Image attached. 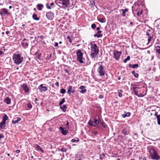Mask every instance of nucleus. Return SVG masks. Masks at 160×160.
<instances>
[{
    "instance_id": "nucleus-61",
    "label": "nucleus",
    "mask_w": 160,
    "mask_h": 160,
    "mask_svg": "<svg viewBox=\"0 0 160 160\" xmlns=\"http://www.w3.org/2000/svg\"><path fill=\"white\" fill-rule=\"evenodd\" d=\"M93 133L95 134V135H96L97 134V131H94L93 132Z\"/></svg>"
},
{
    "instance_id": "nucleus-57",
    "label": "nucleus",
    "mask_w": 160,
    "mask_h": 160,
    "mask_svg": "<svg viewBox=\"0 0 160 160\" xmlns=\"http://www.w3.org/2000/svg\"><path fill=\"white\" fill-rule=\"evenodd\" d=\"M132 88L134 92L136 91V89L137 88L136 87H133Z\"/></svg>"
},
{
    "instance_id": "nucleus-60",
    "label": "nucleus",
    "mask_w": 160,
    "mask_h": 160,
    "mask_svg": "<svg viewBox=\"0 0 160 160\" xmlns=\"http://www.w3.org/2000/svg\"><path fill=\"white\" fill-rule=\"evenodd\" d=\"M16 152L17 153H19L20 152V151L19 150H17L16 151Z\"/></svg>"
},
{
    "instance_id": "nucleus-63",
    "label": "nucleus",
    "mask_w": 160,
    "mask_h": 160,
    "mask_svg": "<svg viewBox=\"0 0 160 160\" xmlns=\"http://www.w3.org/2000/svg\"><path fill=\"white\" fill-rule=\"evenodd\" d=\"M10 33V32L9 31H7L6 32V34H8Z\"/></svg>"
},
{
    "instance_id": "nucleus-46",
    "label": "nucleus",
    "mask_w": 160,
    "mask_h": 160,
    "mask_svg": "<svg viewBox=\"0 0 160 160\" xmlns=\"http://www.w3.org/2000/svg\"><path fill=\"white\" fill-rule=\"evenodd\" d=\"M100 124H102L103 126V127L104 128H105V127H106L105 124L104 123V122H100Z\"/></svg>"
},
{
    "instance_id": "nucleus-21",
    "label": "nucleus",
    "mask_w": 160,
    "mask_h": 160,
    "mask_svg": "<svg viewBox=\"0 0 160 160\" xmlns=\"http://www.w3.org/2000/svg\"><path fill=\"white\" fill-rule=\"evenodd\" d=\"M100 121V119L99 117L98 118V120L96 118L94 119V121L93 122V123H95L94 125H96V126L98 125L100 122L99 121Z\"/></svg>"
},
{
    "instance_id": "nucleus-23",
    "label": "nucleus",
    "mask_w": 160,
    "mask_h": 160,
    "mask_svg": "<svg viewBox=\"0 0 160 160\" xmlns=\"http://www.w3.org/2000/svg\"><path fill=\"white\" fill-rule=\"evenodd\" d=\"M128 66L130 68H132L135 69L136 68L138 67V64H135L133 65L129 64Z\"/></svg>"
},
{
    "instance_id": "nucleus-8",
    "label": "nucleus",
    "mask_w": 160,
    "mask_h": 160,
    "mask_svg": "<svg viewBox=\"0 0 160 160\" xmlns=\"http://www.w3.org/2000/svg\"><path fill=\"white\" fill-rule=\"evenodd\" d=\"M47 18L50 20H52L54 18V13L51 12H49L46 15Z\"/></svg>"
},
{
    "instance_id": "nucleus-33",
    "label": "nucleus",
    "mask_w": 160,
    "mask_h": 160,
    "mask_svg": "<svg viewBox=\"0 0 160 160\" xmlns=\"http://www.w3.org/2000/svg\"><path fill=\"white\" fill-rule=\"evenodd\" d=\"M102 34H98L97 33L94 34V36L95 37H97L98 38H99L100 37H102Z\"/></svg>"
},
{
    "instance_id": "nucleus-22",
    "label": "nucleus",
    "mask_w": 160,
    "mask_h": 160,
    "mask_svg": "<svg viewBox=\"0 0 160 160\" xmlns=\"http://www.w3.org/2000/svg\"><path fill=\"white\" fill-rule=\"evenodd\" d=\"M35 147L37 148L38 150H40L42 152H44L43 150L39 146L38 144H36L35 145Z\"/></svg>"
},
{
    "instance_id": "nucleus-17",
    "label": "nucleus",
    "mask_w": 160,
    "mask_h": 160,
    "mask_svg": "<svg viewBox=\"0 0 160 160\" xmlns=\"http://www.w3.org/2000/svg\"><path fill=\"white\" fill-rule=\"evenodd\" d=\"M79 89L81 90V92L82 93H84L87 90L85 89V87L83 86H81L79 88Z\"/></svg>"
},
{
    "instance_id": "nucleus-15",
    "label": "nucleus",
    "mask_w": 160,
    "mask_h": 160,
    "mask_svg": "<svg viewBox=\"0 0 160 160\" xmlns=\"http://www.w3.org/2000/svg\"><path fill=\"white\" fill-rule=\"evenodd\" d=\"M74 92L75 90L74 89H72V86H69L68 89V94H70L71 92L73 93Z\"/></svg>"
},
{
    "instance_id": "nucleus-3",
    "label": "nucleus",
    "mask_w": 160,
    "mask_h": 160,
    "mask_svg": "<svg viewBox=\"0 0 160 160\" xmlns=\"http://www.w3.org/2000/svg\"><path fill=\"white\" fill-rule=\"evenodd\" d=\"M56 2L60 7L62 5L64 7H68L71 6L70 0H56Z\"/></svg>"
},
{
    "instance_id": "nucleus-1",
    "label": "nucleus",
    "mask_w": 160,
    "mask_h": 160,
    "mask_svg": "<svg viewBox=\"0 0 160 160\" xmlns=\"http://www.w3.org/2000/svg\"><path fill=\"white\" fill-rule=\"evenodd\" d=\"M148 150L152 159L158 160L160 159V156L158 154V152L153 147H150L149 148Z\"/></svg>"
},
{
    "instance_id": "nucleus-5",
    "label": "nucleus",
    "mask_w": 160,
    "mask_h": 160,
    "mask_svg": "<svg viewBox=\"0 0 160 160\" xmlns=\"http://www.w3.org/2000/svg\"><path fill=\"white\" fill-rule=\"evenodd\" d=\"M77 60L80 63H84L83 60H84V58L83 57V53L81 52V50H78L77 52Z\"/></svg>"
},
{
    "instance_id": "nucleus-10",
    "label": "nucleus",
    "mask_w": 160,
    "mask_h": 160,
    "mask_svg": "<svg viewBox=\"0 0 160 160\" xmlns=\"http://www.w3.org/2000/svg\"><path fill=\"white\" fill-rule=\"evenodd\" d=\"M43 84H41L39 86L38 88V89L41 92H45L48 89V88L46 87L43 86Z\"/></svg>"
},
{
    "instance_id": "nucleus-53",
    "label": "nucleus",
    "mask_w": 160,
    "mask_h": 160,
    "mask_svg": "<svg viewBox=\"0 0 160 160\" xmlns=\"http://www.w3.org/2000/svg\"><path fill=\"white\" fill-rule=\"evenodd\" d=\"M99 98L101 99H102L103 98V95L101 94L99 96Z\"/></svg>"
},
{
    "instance_id": "nucleus-40",
    "label": "nucleus",
    "mask_w": 160,
    "mask_h": 160,
    "mask_svg": "<svg viewBox=\"0 0 160 160\" xmlns=\"http://www.w3.org/2000/svg\"><path fill=\"white\" fill-rule=\"evenodd\" d=\"M69 124V122L68 121H67V123L66 124V127L65 128H64L65 129H68L69 128V127H68Z\"/></svg>"
},
{
    "instance_id": "nucleus-30",
    "label": "nucleus",
    "mask_w": 160,
    "mask_h": 160,
    "mask_svg": "<svg viewBox=\"0 0 160 160\" xmlns=\"http://www.w3.org/2000/svg\"><path fill=\"white\" fill-rule=\"evenodd\" d=\"M118 95L119 97H121L122 96V90H119L118 91Z\"/></svg>"
},
{
    "instance_id": "nucleus-29",
    "label": "nucleus",
    "mask_w": 160,
    "mask_h": 160,
    "mask_svg": "<svg viewBox=\"0 0 160 160\" xmlns=\"http://www.w3.org/2000/svg\"><path fill=\"white\" fill-rule=\"evenodd\" d=\"M88 124L90 126H93L94 127H96V125L93 124V123L92 122L91 120H90L88 122Z\"/></svg>"
},
{
    "instance_id": "nucleus-52",
    "label": "nucleus",
    "mask_w": 160,
    "mask_h": 160,
    "mask_svg": "<svg viewBox=\"0 0 160 160\" xmlns=\"http://www.w3.org/2000/svg\"><path fill=\"white\" fill-rule=\"evenodd\" d=\"M55 85L56 86H58L59 85V83L58 82H56L55 83Z\"/></svg>"
},
{
    "instance_id": "nucleus-48",
    "label": "nucleus",
    "mask_w": 160,
    "mask_h": 160,
    "mask_svg": "<svg viewBox=\"0 0 160 160\" xmlns=\"http://www.w3.org/2000/svg\"><path fill=\"white\" fill-rule=\"evenodd\" d=\"M52 56V54L51 53L49 54V55H48L47 57V59H49Z\"/></svg>"
},
{
    "instance_id": "nucleus-26",
    "label": "nucleus",
    "mask_w": 160,
    "mask_h": 160,
    "mask_svg": "<svg viewBox=\"0 0 160 160\" xmlns=\"http://www.w3.org/2000/svg\"><path fill=\"white\" fill-rule=\"evenodd\" d=\"M32 18L35 20L38 21L40 19L39 18L37 17V15L36 14H34L32 15Z\"/></svg>"
},
{
    "instance_id": "nucleus-39",
    "label": "nucleus",
    "mask_w": 160,
    "mask_h": 160,
    "mask_svg": "<svg viewBox=\"0 0 160 160\" xmlns=\"http://www.w3.org/2000/svg\"><path fill=\"white\" fill-rule=\"evenodd\" d=\"M151 31L150 29H148L147 30L146 32V35L149 37L150 36H151L150 35V32H151Z\"/></svg>"
},
{
    "instance_id": "nucleus-25",
    "label": "nucleus",
    "mask_w": 160,
    "mask_h": 160,
    "mask_svg": "<svg viewBox=\"0 0 160 160\" xmlns=\"http://www.w3.org/2000/svg\"><path fill=\"white\" fill-rule=\"evenodd\" d=\"M60 108L64 112H65L66 111V109L67 108V107L66 105H63V106H61L60 107Z\"/></svg>"
},
{
    "instance_id": "nucleus-58",
    "label": "nucleus",
    "mask_w": 160,
    "mask_h": 160,
    "mask_svg": "<svg viewBox=\"0 0 160 160\" xmlns=\"http://www.w3.org/2000/svg\"><path fill=\"white\" fill-rule=\"evenodd\" d=\"M75 141H76V140H75L74 139H72V142H75Z\"/></svg>"
},
{
    "instance_id": "nucleus-47",
    "label": "nucleus",
    "mask_w": 160,
    "mask_h": 160,
    "mask_svg": "<svg viewBox=\"0 0 160 160\" xmlns=\"http://www.w3.org/2000/svg\"><path fill=\"white\" fill-rule=\"evenodd\" d=\"M47 8L48 9H51V7L49 5V4L47 3L46 5Z\"/></svg>"
},
{
    "instance_id": "nucleus-43",
    "label": "nucleus",
    "mask_w": 160,
    "mask_h": 160,
    "mask_svg": "<svg viewBox=\"0 0 160 160\" xmlns=\"http://www.w3.org/2000/svg\"><path fill=\"white\" fill-rule=\"evenodd\" d=\"M96 25L95 24L93 23L91 25V28L92 29H95L96 28Z\"/></svg>"
},
{
    "instance_id": "nucleus-24",
    "label": "nucleus",
    "mask_w": 160,
    "mask_h": 160,
    "mask_svg": "<svg viewBox=\"0 0 160 160\" xmlns=\"http://www.w3.org/2000/svg\"><path fill=\"white\" fill-rule=\"evenodd\" d=\"M121 11L122 12V16L124 17L126 15V12L128 11V8H125L124 9H122Z\"/></svg>"
},
{
    "instance_id": "nucleus-50",
    "label": "nucleus",
    "mask_w": 160,
    "mask_h": 160,
    "mask_svg": "<svg viewBox=\"0 0 160 160\" xmlns=\"http://www.w3.org/2000/svg\"><path fill=\"white\" fill-rule=\"evenodd\" d=\"M134 92L135 93V95H137V96H139L138 95V92L137 91H135Z\"/></svg>"
},
{
    "instance_id": "nucleus-31",
    "label": "nucleus",
    "mask_w": 160,
    "mask_h": 160,
    "mask_svg": "<svg viewBox=\"0 0 160 160\" xmlns=\"http://www.w3.org/2000/svg\"><path fill=\"white\" fill-rule=\"evenodd\" d=\"M132 73L134 75V76L135 78H138V74L137 73H136L134 71H132Z\"/></svg>"
},
{
    "instance_id": "nucleus-55",
    "label": "nucleus",
    "mask_w": 160,
    "mask_h": 160,
    "mask_svg": "<svg viewBox=\"0 0 160 160\" xmlns=\"http://www.w3.org/2000/svg\"><path fill=\"white\" fill-rule=\"evenodd\" d=\"M58 46V42H55L54 46L55 47H57Z\"/></svg>"
},
{
    "instance_id": "nucleus-37",
    "label": "nucleus",
    "mask_w": 160,
    "mask_h": 160,
    "mask_svg": "<svg viewBox=\"0 0 160 160\" xmlns=\"http://www.w3.org/2000/svg\"><path fill=\"white\" fill-rule=\"evenodd\" d=\"M66 91V90L64 88H62L60 90V92L62 94H64L65 93Z\"/></svg>"
},
{
    "instance_id": "nucleus-4",
    "label": "nucleus",
    "mask_w": 160,
    "mask_h": 160,
    "mask_svg": "<svg viewBox=\"0 0 160 160\" xmlns=\"http://www.w3.org/2000/svg\"><path fill=\"white\" fill-rule=\"evenodd\" d=\"M98 53V47L96 44H91V57L94 58Z\"/></svg>"
},
{
    "instance_id": "nucleus-20",
    "label": "nucleus",
    "mask_w": 160,
    "mask_h": 160,
    "mask_svg": "<svg viewBox=\"0 0 160 160\" xmlns=\"http://www.w3.org/2000/svg\"><path fill=\"white\" fill-rule=\"evenodd\" d=\"M37 7H38V10L41 11L43 8L44 5L42 4H38L37 5Z\"/></svg>"
},
{
    "instance_id": "nucleus-51",
    "label": "nucleus",
    "mask_w": 160,
    "mask_h": 160,
    "mask_svg": "<svg viewBox=\"0 0 160 160\" xmlns=\"http://www.w3.org/2000/svg\"><path fill=\"white\" fill-rule=\"evenodd\" d=\"M4 137V136L2 134H0V141L1 140V139L2 138H3Z\"/></svg>"
},
{
    "instance_id": "nucleus-19",
    "label": "nucleus",
    "mask_w": 160,
    "mask_h": 160,
    "mask_svg": "<svg viewBox=\"0 0 160 160\" xmlns=\"http://www.w3.org/2000/svg\"><path fill=\"white\" fill-rule=\"evenodd\" d=\"M21 120V118H20L18 117L17 118V120H12V123L13 124H15L16 123H18L19 121H20Z\"/></svg>"
},
{
    "instance_id": "nucleus-56",
    "label": "nucleus",
    "mask_w": 160,
    "mask_h": 160,
    "mask_svg": "<svg viewBox=\"0 0 160 160\" xmlns=\"http://www.w3.org/2000/svg\"><path fill=\"white\" fill-rule=\"evenodd\" d=\"M102 31H98L97 32V34H101L100 33H101L102 32Z\"/></svg>"
},
{
    "instance_id": "nucleus-62",
    "label": "nucleus",
    "mask_w": 160,
    "mask_h": 160,
    "mask_svg": "<svg viewBox=\"0 0 160 160\" xmlns=\"http://www.w3.org/2000/svg\"><path fill=\"white\" fill-rule=\"evenodd\" d=\"M100 157L99 158V159H100L102 160L103 158L102 157L101 155H100Z\"/></svg>"
},
{
    "instance_id": "nucleus-7",
    "label": "nucleus",
    "mask_w": 160,
    "mask_h": 160,
    "mask_svg": "<svg viewBox=\"0 0 160 160\" xmlns=\"http://www.w3.org/2000/svg\"><path fill=\"white\" fill-rule=\"evenodd\" d=\"M158 43L157 42L154 45L155 48V49L156 55L157 57L159 59H160V47L157 45Z\"/></svg>"
},
{
    "instance_id": "nucleus-64",
    "label": "nucleus",
    "mask_w": 160,
    "mask_h": 160,
    "mask_svg": "<svg viewBox=\"0 0 160 160\" xmlns=\"http://www.w3.org/2000/svg\"><path fill=\"white\" fill-rule=\"evenodd\" d=\"M54 3L53 2H52L51 3H50V5L52 6L53 5H54Z\"/></svg>"
},
{
    "instance_id": "nucleus-6",
    "label": "nucleus",
    "mask_w": 160,
    "mask_h": 160,
    "mask_svg": "<svg viewBox=\"0 0 160 160\" xmlns=\"http://www.w3.org/2000/svg\"><path fill=\"white\" fill-rule=\"evenodd\" d=\"M98 64L99 66L98 68L97 72L99 73V75L102 77L104 76L105 74V69L104 67L102 64H100V63Z\"/></svg>"
},
{
    "instance_id": "nucleus-18",
    "label": "nucleus",
    "mask_w": 160,
    "mask_h": 160,
    "mask_svg": "<svg viewBox=\"0 0 160 160\" xmlns=\"http://www.w3.org/2000/svg\"><path fill=\"white\" fill-rule=\"evenodd\" d=\"M35 55L36 56V57L38 59H40L41 57V53L38 52H37L35 53Z\"/></svg>"
},
{
    "instance_id": "nucleus-28",
    "label": "nucleus",
    "mask_w": 160,
    "mask_h": 160,
    "mask_svg": "<svg viewBox=\"0 0 160 160\" xmlns=\"http://www.w3.org/2000/svg\"><path fill=\"white\" fill-rule=\"evenodd\" d=\"M130 115V113L129 112H128L126 114H123L122 115V117L123 118H125L127 117H128Z\"/></svg>"
},
{
    "instance_id": "nucleus-59",
    "label": "nucleus",
    "mask_w": 160,
    "mask_h": 160,
    "mask_svg": "<svg viewBox=\"0 0 160 160\" xmlns=\"http://www.w3.org/2000/svg\"><path fill=\"white\" fill-rule=\"evenodd\" d=\"M39 37L42 39L44 38V36L42 35L41 36Z\"/></svg>"
},
{
    "instance_id": "nucleus-13",
    "label": "nucleus",
    "mask_w": 160,
    "mask_h": 160,
    "mask_svg": "<svg viewBox=\"0 0 160 160\" xmlns=\"http://www.w3.org/2000/svg\"><path fill=\"white\" fill-rule=\"evenodd\" d=\"M59 129L60 130V131L62 132V134L63 135H66L67 133L68 132L67 129L64 130V128L62 127H60L59 128Z\"/></svg>"
},
{
    "instance_id": "nucleus-36",
    "label": "nucleus",
    "mask_w": 160,
    "mask_h": 160,
    "mask_svg": "<svg viewBox=\"0 0 160 160\" xmlns=\"http://www.w3.org/2000/svg\"><path fill=\"white\" fill-rule=\"evenodd\" d=\"M130 58V57L129 56H127L126 58L124 60V63H126L127 62L128 60H129Z\"/></svg>"
},
{
    "instance_id": "nucleus-45",
    "label": "nucleus",
    "mask_w": 160,
    "mask_h": 160,
    "mask_svg": "<svg viewBox=\"0 0 160 160\" xmlns=\"http://www.w3.org/2000/svg\"><path fill=\"white\" fill-rule=\"evenodd\" d=\"M67 38L68 39V40L70 42V43H71L72 42V40L71 39V37L70 36H68L67 37Z\"/></svg>"
},
{
    "instance_id": "nucleus-44",
    "label": "nucleus",
    "mask_w": 160,
    "mask_h": 160,
    "mask_svg": "<svg viewBox=\"0 0 160 160\" xmlns=\"http://www.w3.org/2000/svg\"><path fill=\"white\" fill-rule=\"evenodd\" d=\"M122 132L125 136L127 135L128 134V132L125 130L123 131Z\"/></svg>"
},
{
    "instance_id": "nucleus-49",
    "label": "nucleus",
    "mask_w": 160,
    "mask_h": 160,
    "mask_svg": "<svg viewBox=\"0 0 160 160\" xmlns=\"http://www.w3.org/2000/svg\"><path fill=\"white\" fill-rule=\"evenodd\" d=\"M61 150L63 152H65L66 150V149L65 148H63L61 149Z\"/></svg>"
},
{
    "instance_id": "nucleus-38",
    "label": "nucleus",
    "mask_w": 160,
    "mask_h": 160,
    "mask_svg": "<svg viewBox=\"0 0 160 160\" xmlns=\"http://www.w3.org/2000/svg\"><path fill=\"white\" fill-rule=\"evenodd\" d=\"M6 124V122H4V121H2L0 123V127L2 128V126Z\"/></svg>"
},
{
    "instance_id": "nucleus-12",
    "label": "nucleus",
    "mask_w": 160,
    "mask_h": 160,
    "mask_svg": "<svg viewBox=\"0 0 160 160\" xmlns=\"http://www.w3.org/2000/svg\"><path fill=\"white\" fill-rule=\"evenodd\" d=\"M121 53V52H120L116 51L114 52L113 54L114 55V58L115 59L118 60L119 59Z\"/></svg>"
},
{
    "instance_id": "nucleus-54",
    "label": "nucleus",
    "mask_w": 160,
    "mask_h": 160,
    "mask_svg": "<svg viewBox=\"0 0 160 160\" xmlns=\"http://www.w3.org/2000/svg\"><path fill=\"white\" fill-rule=\"evenodd\" d=\"M64 70L66 73H69V72L67 69H64Z\"/></svg>"
},
{
    "instance_id": "nucleus-9",
    "label": "nucleus",
    "mask_w": 160,
    "mask_h": 160,
    "mask_svg": "<svg viewBox=\"0 0 160 160\" xmlns=\"http://www.w3.org/2000/svg\"><path fill=\"white\" fill-rule=\"evenodd\" d=\"M28 39H24L21 42L22 46L25 48H27L28 45Z\"/></svg>"
},
{
    "instance_id": "nucleus-11",
    "label": "nucleus",
    "mask_w": 160,
    "mask_h": 160,
    "mask_svg": "<svg viewBox=\"0 0 160 160\" xmlns=\"http://www.w3.org/2000/svg\"><path fill=\"white\" fill-rule=\"evenodd\" d=\"M21 87L26 93H27L29 90V88L28 87L27 83H24L21 85Z\"/></svg>"
},
{
    "instance_id": "nucleus-14",
    "label": "nucleus",
    "mask_w": 160,
    "mask_h": 160,
    "mask_svg": "<svg viewBox=\"0 0 160 160\" xmlns=\"http://www.w3.org/2000/svg\"><path fill=\"white\" fill-rule=\"evenodd\" d=\"M8 13H9L8 12L7 10L5 8L2 9L0 12V14L1 15H2V14H6Z\"/></svg>"
},
{
    "instance_id": "nucleus-35",
    "label": "nucleus",
    "mask_w": 160,
    "mask_h": 160,
    "mask_svg": "<svg viewBox=\"0 0 160 160\" xmlns=\"http://www.w3.org/2000/svg\"><path fill=\"white\" fill-rule=\"evenodd\" d=\"M65 102L64 98H63L62 100L59 102V105H61L62 104Z\"/></svg>"
},
{
    "instance_id": "nucleus-2",
    "label": "nucleus",
    "mask_w": 160,
    "mask_h": 160,
    "mask_svg": "<svg viewBox=\"0 0 160 160\" xmlns=\"http://www.w3.org/2000/svg\"><path fill=\"white\" fill-rule=\"evenodd\" d=\"M12 59L15 63L19 65L23 61V58L20 53H14L12 56Z\"/></svg>"
},
{
    "instance_id": "nucleus-42",
    "label": "nucleus",
    "mask_w": 160,
    "mask_h": 160,
    "mask_svg": "<svg viewBox=\"0 0 160 160\" xmlns=\"http://www.w3.org/2000/svg\"><path fill=\"white\" fill-rule=\"evenodd\" d=\"M27 107L29 108H31L32 107V105L30 103H28L27 105Z\"/></svg>"
},
{
    "instance_id": "nucleus-16",
    "label": "nucleus",
    "mask_w": 160,
    "mask_h": 160,
    "mask_svg": "<svg viewBox=\"0 0 160 160\" xmlns=\"http://www.w3.org/2000/svg\"><path fill=\"white\" fill-rule=\"evenodd\" d=\"M4 102L7 104H10L11 102V99L9 97H6L4 100Z\"/></svg>"
},
{
    "instance_id": "nucleus-34",
    "label": "nucleus",
    "mask_w": 160,
    "mask_h": 160,
    "mask_svg": "<svg viewBox=\"0 0 160 160\" xmlns=\"http://www.w3.org/2000/svg\"><path fill=\"white\" fill-rule=\"evenodd\" d=\"M152 36H150L149 37H148V43H147V44H148L150 42V41L152 40Z\"/></svg>"
},
{
    "instance_id": "nucleus-27",
    "label": "nucleus",
    "mask_w": 160,
    "mask_h": 160,
    "mask_svg": "<svg viewBox=\"0 0 160 160\" xmlns=\"http://www.w3.org/2000/svg\"><path fill=\"white\" fill-rule=\"evenodd\" d=\"M8 119V117L7 116L6 114H5L4 116L3 117L2 121L6 122V121Z\"/></svg>"
},
{
    "instance_id": "nucleus-41",
    "label": "nucleus",
    "mask_w": 160,
    "mask_h": 160,
    "mask_svg": "<svg viewBox=\"0 0 160 160\" xmlns=\"http://www.w3.org/2000/svg\"><path fill=\"white\" fill-rule=\"evenodd\" d=\"M98 21L102 23L105 22V21H104L103 19H98Z\"/></svg>"
},
{
    "instance_id": "nucleus-32",
    "label": "nucleus",
    "mask_w": 160,
    "mask_h": 160,
    "mask_svg": "<svg viewBox=\"0 0 160 160\" xmlns=\"http://www.w3.org/2000/svg\"><path fill=\"white\" fill-rule=\"evenodd\" d=\"M157 122L158 125H160V115L157 116Z\"/></svg>"
}]
</instances>
